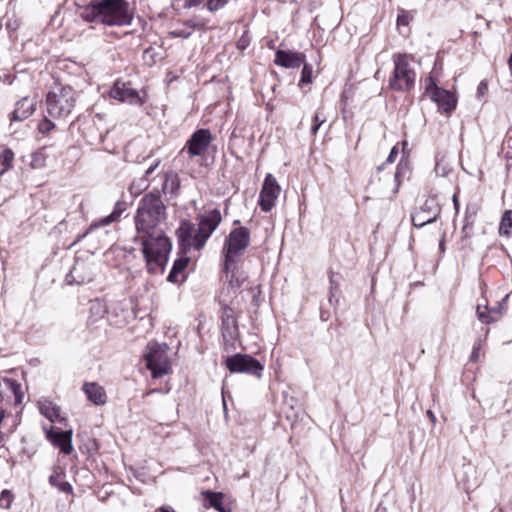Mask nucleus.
I'll return each mask as SVG.
<instances>
[{
	"mask_svg": "<svg viewBox=\"0 0 512 512\" xmlns=\"http://www.w3.org/2000/svg\"><path fill=\"white\" fill-rule=\"evenodd\" d=\"M167 220V208L159 191L146 193L139 201L134 222L136 235L133 242L139 243L151 274L163 273L168 262L172 244L164 235L163 225Z\"/></svg>",
	"mask_w": 512,
	"mask_h": 512,
	"instance_id": "nucleus-1",
	"label": "nucleus"
},
{
	"mask_svg": "<svg viewBox=\"0 0 512 512\" xmlns=\"http://www.w3.org/2000/svg\"><path fill=\"white\" fill-rule=\"evenodd\" d=\"M80 16L86 22L107 26H124L132 21L126 0H91Z\"/></svg>",
	"mask_w": 512,
	"mask_h": 512,
	"instance_id": "nucleus-2",
	"label": "nucleus"
},
{
	"mask_svg": "<svg viewBox=\"0 0 512 512\" xmlns=\"http://www.w3.org/2000/svg\"><path fill=\"white\" fill-rule=\"evenodd\" d=\"M77 100L76 91L70 86L56 87L46 96V111L52 118H66Z\"/></svg>",
	"mask_w": 512,
	"mask_h": 512,
	"instance_id": "nucleus-3",
	"label": "nucleus"
},
{
	"mask_svg": "<svg viewBox=\"0 0 512 512\" xmlns=\"http://www.w3.org/2000/svg\"><path fill=\"white\" fill-rule=\"evenodd\" d=\"M394 70L389 79V89L397 92H408L415 86L416 72L407 54L393 56Z\"/></svg>",
	"mask_w": 512,
	"mask_h": 512,
	"instance_id": "nucleus-4",
	"label": "nucleus"
},
{
	"mask_svg": "<svg viewBox=\"0 0 512 512\" xmlns=\"http://www.w3.org/2000/svg\"><path fill=\"white\" fill-rule=\"evenodd\" d=\"M250 243V231L246 227H239L231 230L225 239L223 246L225 273L237 262Z\"/></svg>",
	"mask_w": 512,
	"mask_h": 512,
	"instance_id": "nucleus-5",
	"label": "nucleus"
},
{
	"mask_svg": "<svg viewBox=\"0 0 512 512\" xmlns=\"http://www.w3.org/2000/svg\"><path fill=\"white\" fill-rule=\"evenodd\" d=\"M198 229L194 233L193 246L200 250L204 247L206 241L217 229L222 221L221 213L218 209L205 211L199 216Z\"/></svg>",
	"mask_w": 512,
	"mask_h": 512,
	"instance_id": "nucleus-6",
	"label": "nucleus"
},
{
	"mask_svg": "<svg viewBox=\"0 0 512 512\" xmlns=\"http://www.w3.org/2000/svg\"><path fill=\"white\" fill-rule=\"evenodd\" d=\"M225 364L231 373H243L258 379L262 377L264 370V365L249 354L236 353L227 357Z\"/></svg>",
	"mask_w": 512,
	"mask_h": 512,
	"instance_id": "nucleus-7",
	"label": "nucleus"
},
{
	"mask_svg": "<svg viewBox=\"0 0 512 512\" xmlns=\"http://www.w3.org/2000/svg\"><path fill=\"white\" fill-rule=\"evenodd\" d=\"M426 94L437 104L439 110L451 113L456 107L454 95L442 88H439L432 78L427 79Z\"/></svg>",
	"mask_w": 512,
	"mask_h": 512,
	"instance_id": "nucleus-8",
	"label": "nucleus"
},
{
	"mask_svg": "<svg viewBox=\"0 0 512 512\" xmlns=\"http://www.w3.org/2000/svg\"><path fill=\"white\" fill-rule=\"evenodd\" d=\"M279 193L280 186L277 180L271 174H267L259 194L258 204L261 210L269 212L274 207Z\"/></svg>",
	"mask_w": 512,
	"mask_h": 512,
	"instance_id": "nucleus-9",
	"label": "nucleus"
},
{
	"mask_svg": "<svg viewBox=\"0 0 512 512\" xmlns=\"http://www.w3.org/2000/svg\"><path fill=\"white\" fill-rule=\"evenodd\" d=\"M146 367L151 371L153 378L168 374L170 363L165 351L158 348L151 349L146 355Z\"/></svg>",
	"mask_w": 512,
	"mask_h": 512,
	"instance_id": "nucleus-10",
	"label": "nucleus"
},
{
	"mask_svg": "<svg viewBox=\"0 0 512 512\" xmlns=\"http://www.w3.org/2000/svg\"><path fill=\"white\" fill-rule=\"evenodd\" d=\"M212 141V135L208 129L195 131L187 141L185 148L190 157L204 155Z\"/></svg>",
	"mask_w": 512,
	"mask_h": 512,
	"instance_id": "nucleus-11",
	"label": "nucleus"
},
{
	"mask_svg": "<svg viewBox=\"0 0 512 512\" xmlns=\"http://www.w3.org/2000/svg\"><path fill=\"white\" fill-rule=\"evenodd\" d=\"M440 212L441 208L433 200H426L420 209L412 215V224L416 228H422L435 222Z\"/></svg>",
	"mask_w": 512,
	"mask_h": 512,
	"instance_id": "nucleus-12",
	"label": "nucleus"
},
{
	"mask_svg": "<svg viewBox=\"0 0 512 512\" xmlns=\"http://www.w3.org/2000/svg\"><path fill=\"white\" fill-rule=\"evenodd\" d=\"M508 296L503 298L501 302H497V304L493 307H489L487 305L478 304L476 307V316L478 320L482 324H492L498 322L504 315L506 310V299Z\"/></svg>",
	"mask_w": 512,
	"mask_h": 512,
	"instance_id": "nucleus-13",
	"label": "nucleus"
},
{
	"mask_svg": "<svg viewBox=\"0 0 512 512\" xmlns=\"http://www.w3.org/2000/svg\"><path fill=\"white\" fill-rule=\"evenodd\" d=\"M110 96L121 102H126L129 104H143V100L141 99L139 92L130 87L129 84L119 80L114 83L110 91Z\"/></svg>",
	"mask_w": 512,
	"mask_h": 512,
	"instance_id": "nucleus-14",
	"label": "nucleus"
},
{
	"mask_svg": "<svg viewBox=\"0 0 512 512\" xmlns=\"http://www.w3.org/2000/svg\"><path fill=\"white\" fill-rule=\"evenodd\" d=\"M221 332L225 341H234L238 335V324L235 318L234 310L225 306L221 315Z\"/></svg>",
	"mask_w": 512,
	"mask_h": 512,
	"instance_id": "nucleus-15",
	"label": "nucleus"
},
{
	"mask_svg": "<svg viewBox=\"0 0 512 512\" xmlns=\"http://www.w3.org/2000/svg\"><path fill=\"white\" fill-rule=\"evenodd\" d=\"M127 207H128V205L125 201H121V200L117 201L115 203L113 211L108 216L102 218L97 223L91 224V226L88 230H86L84 233L79 234L77 236V238L71 244V246H73L76 243H78L79 241H81L91 230L98 228L100 226H107V225L117 221L121 217L122 213L127 209Z\"/></svg>",
	"mask_w": 512,
	"mask_h": 512,
	"instance_id": "nucleus-16",
	"label": "nucleus"
},
{
	"mask_svg": "<svg viewBox=\"0 0 512 512\" xmlns=\"http://www.w3.org/2000/svg\"><path fill=\"white\" fill-rule=\"evenodd\" d=\"M306 61L305 54L289 50H278L275 53V64L285 68H299Z\"/></svg>",
	"mask_w": 512,
	"mask_h": 512,
	"instance_id": "nucleus-17",
	"label": "nucleus"
},
{
	"mask_svg": "<svg viewBox=\"0 0 512 512\" xmlns=\"http://www.w3.org/2000/svg\"><path fill=\"white\" fill-rule=\"evenodd\" d=\"M36 108V101L30 97L21 98L11 114V121H23L30 117Z\"/></svg>",
	"mask_w": 512,
	"mask_h": 512,
	"instance_id": "nucleus-18",
	"label": "nucleus"
},
{
	"mask_svg": "<svg viewBox=\"0 0 512 512\" xmlns=\"http://www.w3.org/2000/svg\"><path fill=\"white\" fill-rule=\"evenodd\" d=\"M47 438L53 443L54 446L60 448L65 454H70L72 451V431H49Z\"/></svg>",
	"mask_w": 512,
	"mask_h": 512,
	"instance_id": "nucleus-19",
	"label": "nucleus"
},
{
	"mask_svg": "<svg viewBox=\"0 0 512 512\" xmlns=\"http://www.w3.org/2000/svg\"><path fill=\"white\" fill-rule=\"evenodd\" d=\"M190 258L183 256L177 258L172 266L170 273L167 276V281L171 283H182L185 280L184 270L188 266Z\"/></svg>",
	"mask_w": 512,
	"mask_h": 512,
	"instance_id": "nucleus-20",
	"label": "nucleus"
},
{
	"mask_svg": "<svg viewBox=\"0 0 512 512\" xmlns=\"http://www.w3.org/2000/svg\"><path fill=\"white\" fill-rule=\"evenodd\" d=\"M83 391L87 398L96 405H103L107 401L103 387L95 382L84 383Z\"/></svg>",
	"mask_w": 512,
	"mask_h": 512,
	"instance_id": "nucleus-21",
	"label": "nucleus"
},
{
	"mask_svg": "<svg viewBox=\"0 0 512 512\" xmlns=\"http://www.w3.org/2000/svg\"><path fill=\"white\" fill-rule=\"evenodd\" d=\"M201 494L205 497L207 504L206 507H211L218 512H231V509L225 508L223 505L225 495L222 492H214L211 490H204Z\"/></svg>",
	"mask_w": 512,
	"mask_h": 512,
	"instance_id": "nucleus-22",
	"label": "nucleus"
},
{
	"mask_svg": "<svg viewBox=\"0 0 512 512\" xmlns=\"http://www.w3.org/2000/svg\"><path fill=\"white\" fill-rule=\"evenodd\" d=\"M159 161H157L155 164L151 165L146 171L145 174L140 177L139 179L134 180L131 185L129 186V192L133 196H138L140 193H142L144 190H146L149 187V181L147 179V176L152 174L154 170L158 167Z\"/></svg>",
	"mask_w": 512,
	"mask_h": 512,
	"instance_id": "nucleus-23",
	"label": "nucleus"
},
{
	"mask_svg": "<svg viewBox=\"0 0 512 512\" xmlns=\"http://www.w3.org/2000/svg\"><path fill=\"white\" fill-rule=\"evenodd\" d=\"M204 23H198L192 20L184 22L181 26L174 28L169 32V35L173 38H189L193 31L198 28H203Z\"/></svg>",
	"mask_w": 512,
	"mask_h": 512,
	"instance_id": "nucleus-24",
	"label": "nucleus"
},
{
	"mask_svg": "<svg viewBox=\"0 0 512 512\" xmlns=\"http://www.w3.org/2000/svg\"><path fill=\"white\" fill-rule=\"evenodd\" d=\"M194 225L190 221H182L179 229L177 230L180 246L186 249L193 245Z\"/></svg>",
	"mask_w": 512,
	"mask_h": 512,
	"instance_id": "nucleus-25",
	"label": "nucleus"
},
{
	"mask_svg": "<svg viewBox=\"0 0 512 512\" xmlns=\"http://www.w3.org/2000/svg\"><path fill=\"white\" fill-rule=\"evenodd\" d=\"M180 188L178 175L172 171L167 172L164 177L161 192L164 195L175 196Z\"/></svg>",
	"mask_w": 512,
	"mask_h": 512,
	"instance_id": "nucleus-26",
	"label": "nucleus"
},
{
	"mask_svg": "<svg viewBox=\"0 0 512 512\" xmlns=\"http://www.w3.org/2000/svg\"><path fill=\"white\" fill-rule=\"evenodd\" d=\"M86 265L84 263H76L67 275V281L69 284H83L88 283L92 280V275H83Z\"/></svg>",
	"mask_w": 512,
	"mask_h": 512,
	"instance_id": "nucleus-27",
	"label": "nucleus"
},
{
	"mask_svg": "<svg viewBox=\"0 0 512 512\" xmlns=\"http://www.w3.org/2000/svg\"><path fill=\"white\" fill-rule=\"evenodd\" d=\"M40 412L50 421L54 422L60 416V409L50 401L40 402Z\"/></svg>",
	"mask_w": 512,
	"mask_h": 512,
	"instance_id": "nucleus-28",
	"label": "nucleus"
},
{
	"mask_svg": "<svg viewBox=\"0 0 512 512\" xmlns=\"http://www.w3.org/2000/svg\"><path fill=\"white\" fill-rule=\"evenodd\" d=\"M410 163L409 161L406 159L404 160L403 158L400 160V162L398 163L397 165V168H396V171H395V174H394V179H395V182L397 184L396 188H395V192L397 191L398 189V186L401 184V182L409 176L410 174Z\"/></svg>",
	"mask_w": 512,
	"mask_h": 512,
	"instance_id": "nucleus-29",
	"label": "nucleus"
},
{
	"mask_svg": "<svg viewBox=\"0 0 512 512\" xmlns=\"http://www.w3.org/2000/svg\"><path fill=\"white\" fill-rule=\"evenodd\" d=\"M227 276L230 274L229 285L232 288H240L246 280V275L243 271H240L236 263L231 267L230 271L226 273Z\"/></svg>",
	"mask_w": 512,
	"mask_h": 512,
	"instance_id": "nucleus-30",
	"label": "nucleus"
},
{
	"mask_svg": "<svg viewBox=\"0 0 512 512\" xmlns=\"http://www.w3.org/2000/svg\"><path fill=\"white\" fill-rule=\"evenodd\" d=\"M499 234L509 237L512 234V210H506L501 218Z\"/></svg>",
	"mask_w": 512,
	"mask_h": 512,
	"instance_id": "nucleus-31",
	"label": "nucleus"
},
{
	"mask_svg": "<svg viewBox=\"0 0 512 512\" xmlns=\"http://www.w3.org/2000/svg\"><path fill=\"white\" fill-rule=\"evenodd\" d=\"M329 302L332 304L333 299L336 296V293L339 288L341 275L339 273H335L332 270H329Z\"/></svg>",
	"mask_w": 512,
	"mask_h": 512,
	"instance_id": "nucleus-32",
	"label": "nucleus"
},
{
	"mask_svg": "<svg viewBox=\"0 0 512 512\" xmlns=\"http://www.w3.org/2000/svg\"><path fill=\"white\" fill-rule=\"evenodd\" d=\"M475 214H476L475 211H470L469 208L466 209L464 225L462 227V234L464 235L465 238L471 237V233H472L473 226H474Z\"/></svg>",
	"mask_w": 512,
	"mask_h": 512,
	"instance_id": "nucleus-33",
	"label": "nucleus"
},
{
	"mask_svg": "<svg viewBox=\"0 0 512 512\" xmlns=\"http://www.w3.org/2000/svg\"><path fill=\"white\" fill-rule=\"evenodd\" d=\"M4 383L15 395L16 402L21 403L23 398V394L21 392V384L18 383L16 380L9 378H5Z\"/></svg>",
	"mask_w": 512,
	"mask_h": 512,
	"instance_id": "nucleus-34",
	"label": "nucleus"
},
{
	"mask_svg": "<svg viewBox=\"0 0 512 512\" xmlns=\"http://www.w3.org/2000/svg\"><path fill=\"white\" fill-rule=\"evenodd\" d=\"M14 159V153L11 149H5L0 155V161L3 166V169L1 170V174L4 173L6 170H8L12 166V161Z\"/></svg>",
	"mask_w": 512,
	"mask_h": 512,
	"instance_id": "nucleus-35",
	"label": "nucleus"
},
{
	"mask_svg": "<svg viewBox=\"0 0 512 512\" xmlns=\"http://www.w3.org/2000/svg\"><path fill=\"white\" fill-rule=\"evenodd\" d=\"M327 121V117L323 111L318 110L313 117V124L311 126V134L316 135L322 124Z\"/></svg>",
	"mask_w": 512,
	"mask_h": 512,
	"instance_id": "nucleus-36",
	"label": "nucleus"
},
{
	"mask_svg": "<svg viewBox=\"0 0 512 512\" xmlns=\"http://www.w3.org/2000/svg\"><path fill=\"white\" fill-rule=\"evenodd\" d=\"M312 75H313L312 66L304 62L299 85L312 83Z\"/></svg>",
	"mask_w": 512,
	"mask_h": 512,
	"instance_id": "nucleus-37",
	"label": "nucleus"
},
{
	"mask_svg": "<svg viewBox=\"0 0 512 512\" xmlns=\"http://www.w3.org/2000/svg\"><path fill=\"white\" fill-rule=\"evenodd\" d=\"M229 1L230 0H207L206 9L211 13H215L216 11L223 9Z\"/></svg>",
	"mask_w": 512,
	"mask_h": 512,
	"instance_id": "nucleus-38",
	"label": "nucleus"
},
{
	"mask_svg": "<svg viewBox=\"0 0 512 512\" xmlns=\"http://www.w3.org/2000/svg\"><path fill=\"white\" fill-rule=\"evenodd\" d=\"M13 495L9 490H3L0 494V507L8 509L11 506Z\"/></svg>",
	"mask_w": 512,
	"mask_h": 512,
	"instance_id": "nucleus-39",
	"label": "nucleus"
},
{
	"mask_svg": "<svg viewBox=\"0 0 512 512\" xmlns=\"http://www.w3.org/2000/svg\"><path fill=\"white\" fill-rule=\"evenodd\" d=\"M54 128H55V124L47 118H44L38 124V130L42 134H47L50 131H52Z\"/></svg>",
	"mask_w": 512,
	"mask_h": 512,
	"instance_id": "nucleus-40",
	"label": "nucleus"
},
{
	"mask_svg": "<svg viewBox=\"0 0 512 512\" xmlns=\"http://www.w3.org/2000/svg\"><path fill=\"white\" fill-rule=\"evenodd\" d=\"M32 161L31 166L35 169L41 168L44 166V157L41 152H34L31 155Z\"/></svg>",
	"mask_w": 512,
	"mask_h": 512,
	"instance_id": "nucleus-41",
	"label": "nucleus"
},
{
	"mask_svg": "<svg viewBox=\"0 0 512 512\" xmlns=\"http://www.w3.org/2000/svg\"><path fill=\"white\" fill-rule=\"evenodd\" d=\"M50 484L54 487H56L59 491L65 492V493H71L72 492V486L70 482H50Z\"/></svg>",
	"mask_w": 512,
	"mask_h": 512,
	"instance_id": "nucleus-42",
	"label": "nucleus"
},
{
	"mask_svg": "<svg viewBox=\"0 0 512 512\" xmlns=\"http://www.w3.org/2000/svg\"><path fill=\"white\" fill-rule=\"evenodd\" d=\"M207 0H185L183 4L184 9H191L194 7H199L202 4L206 5Z\"/></svg>",
	"mask_w": 512,
	"mask_h": 512,
	"instance_id": "nucleus-43",
	"label": "nucleus"
},
{
	"mask_svg": "<svg viewBox=\"0 0 512 512\" xmlns=\"http://www.w3.org/2000/svg\"><path fill=\"white\" fill-rule=\"evenodd\" d=\"M398 153V148L394 146L387 157V163H393L396 160Z\"/></svg>",
	"mask_w": 512,
	"mask_h": 512,
	"instance_id": "nucleus-44",
	"label": "nucleus"
},
{
	"mask_svg": "<svg viewBox=\"0 0 512 512\" xmlns=\"http://www.w3.org/2000/svg\"><path fill=\"white\" fill-rule=\"evenodd\" d=\"M487 89H488L487 82L483 80L479 83V85L477 87V94L479 96H483L486 93Z\"/></svg>",
	"mask_w": 512,
	"mask_h": 512,
	"instance_id": "nucleus-45",
	"label": "nucleus"
},
{
	"mask_svg": "<svg viewBox=\"0 0 512 512\" xmlns=\"http://www.w3.org/2000/svg\"><path fill=\"white\" fill-rule=\"evenodd\" d=\"M408 23H409V17L407 15H405V14L398 15V17H397V25L398 26H401V25L406 26V25H408Z\"/></svg>",
	"mask_w": 512,
	"mask_h": 512,
	"instance_id": "nucleus-46",
	"label": "nucleus"
},
{
	"mask_svg": "<svg viewBox=\"0 0 512 512\" xmlns=\"http://www.w3.org/2000/svg\"><path fill=\"white\" fill-rule=\"evenodd\" d=\"M479 350H480V345L473 347V350H472V353H471V356H470V360L471 361L476 362L478 360Z\"/></svg>",
	"mask_w": 512,
	"mask_h": 512,
	"instance_id": "nucleus-47",
	"label": "nucleus"
},
{
	"mask_svg": "<svg viewBox=\"0 0 512 512\" xmlns=\"http://www.w3.org/2000/svg\"><path fill=\"white\" fill-rule=\"evenodd\" d=\"M503 148L506 149V151H509L512 155V136L506 138L503 144Z\"/></svg>",
	"mask_w": 512,
	"mask_h": 512,
	"instance_id": "nucleus-48",
	"label": "nucleus"
},
{
	"mask_svg": "<svg viewBox=\"0 0 512 512\" xmlns=\"http://www.w3.org/2000/svg\"><path fill=\"white\" fill-rule=\"evenodd\" d=\"M505 157H506V160H507V167H511L512 166V155L509 151H506L505 152Z\"/></svg>",
	"mask_w": 512,
	"mask_h": 512,
	"instance_id": "nucleus-49",
	"label": "nucleus"
},
{
	"mask_svg": "<svg viewBox=\"0 0 512 512\" xmlns=\"http://www.w3.org/2000/svg\"><path fill=\"white\" fill-rule=\"evenodd\" d=\"M453 204H454V208L456 210V212L459 211V201H458V197L456 194L453 195Z\"/></svg>",
	"mask_w": 512,
	"mask_h": 512,
	"instance_id": "nucleus-50",
	"label": "nucleus"
},
{
	"mask_svg": "<svg viewBox=\"0 0 512 512\" xmlns=\"http://www.w3.org/2000/svg\"><path fill=\"white\" fill-rule=\"evenodd\" d=\"M427 416L430 418L433 424L436 423V417L434 413L431 410H427Z\"/></svg>",
	"mask_w": 512,
	"mask_h": 512,
	"instance_id": "nucleus-51",
	"label": "nucleus"
},
{
	"mask_svg": "<svg viewBox=\"0 0 512 512\" xmlns=\"http://www.w3.org/2000/svg\"><path fill=\"white\" fill-rule=\"evenodd\" d=\"M375 512H387V509L385 507L379 506Z\"/></svg>",
	"mask_w": 512,
	"mask_h": 512,
	"instance_id": "nucleus-52",
	"label": "nucleus"
},
{
	"mask_svg": "<svg viewBox=\"0 0 512 512\" xmlns=\"http://www.w3.org/2000/svg\"><path fill=\"white\" fill-rule=\"evenodd\" d=\"M157 392H159L158 389H152V390L148 391L145 395H149V394L157 393Z\"/></svg>",
	"mask_w": 512,
	"mask_h": 512,
	"instance_id": "nucleus-53",
	"label": "nucleus"
},
{
	"mask_svg": "<svg viewBox=\"0 0 512 512\" xmlns=\"http://www.w3.org/2000/svg\"><path fill=\"white\" fill-rule=\"evenodd\" d=\"M223 408H224V411L226 413L227 412V406H226V401H225L224 398H223Z\"/></svg>",
	"mask_w": 512,
	"mask_h": 512,
	"instance_id": "nucleus-54",
	"label": "nucleus"
},
{
	"mask_svg": "<svg viewBox=\"0 0 512 512\" xmlns=\"http://www.w3.org/2000/svg\"><path fill=\"white\" fill-rule=\"evenodd\" d=\"M402 144H403V149L407 148V144H408L407 141H403Z\"/></svg>",
	"mask_w": 512,
	"mask_h": 512,
	"instance_id": "nucleus-55",
	"label": "nucleus"
},
{
	"mask_svg": "<svg viewBox=\"0 0 512 512\" xmlns=\"http://www.w3.org/2000/svg\"><path fill=\"white\" fill-rule=\"evenodd\" d=\"M438 169H439V164H436V167H435L436 173H438Z\"/></svg>",
	"mask_w": 512,
	"mask_h": 512,
	"instance_id": "nucleus-56",
	"label": "nucleus"
},
{
	"mask_svg": "<svg viewBox=\"0 0 512 512\" xmlns=\"http://www.w3.org/2000/svg\"><path fill=\"white\" fill-rule=\"evenodd\" d=\"M48 480H50V481L55 480V479H54V476H53V475H51V476L49 477V479H48Z\"/></svg>",
	"mask_w": 512,
	"mask_h": 512,
	"instance_id": "nucleus-57",
	"label": "nucleus"
}]
</instances>
